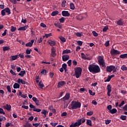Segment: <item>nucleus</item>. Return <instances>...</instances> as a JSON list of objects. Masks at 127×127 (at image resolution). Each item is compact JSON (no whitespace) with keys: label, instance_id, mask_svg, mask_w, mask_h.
Returning <instances> with one entry per match:
<instances>
[{"label":"nucleus","instance_id":"1","mask_svg":"<svg viewBox=\"0 0 127 127\" xmlns=\"http://www.w3.org/2000/svg\"><path fill=\"white\" fill-rule=\"evenodd\" d=\"M88 70L91 73H100L101 68L98 65L90 64L88 67Z\"/></svg>","mask_w":127,"mask_h":127},{"label":"nucleus","instance_id":"2","mask_svg":"<svg viewBox=\"0 0 127 127\" xmlns=\"http://www.w3.org/2000/svg\"><path fill=\"white\" fill-rule=\"evenodd\" d=\"M81 108V103L78 101H72L70 104V106L68 107L69 110H76Z\"/></svg>","mask_w":127,"mask_h":127},{"label":"nucleus","instance_id":"3","mask_svg":"<svg viewBox=\"0 0 127 127\" xmlns=\"http://www.w3.org/2000/svg\"><path fill=\"white\" fill-rule=\"evenodd\" d=\"M98 64L100 66L101 68H106V63H105V60L104 57L99 56L97 58Z\"/></svg>","mask_w":127,"mask_h":127},{"label":"nucleus","instance_id":"4","mask_svg":"<svg viewBox=\"0 0 127 127\" xmlns=\"http://www.w3.org/2000/svg\"><path fill=\"white\" fill-rule=\"evenodd\" d=\"M74 73L76 78H79L80 76H82V68L80 67H75L74 68Z\"/></svg>","mask_w":127,"mask_h":127},{"label":"nucleus","instance_id":"5","mask_svg":"<svg viewBox=\"0 0 127 127\" xmlns=\"http://www.w3.org/2000/svg\"><path fill=\"white\" fill-rule=\"evenodd\" d=\"M106 70L107 72H109V73H111L112 71H113L114 72L117 71V69H116V66H115V65L107 66L106 67Z\"/></svg>","mask_w":127,"mask_h":127},{"label":"nucleus","instance_id":"6","mask_svg":"<svg viewBox=\"0 0 127 127\" xmlns=\"http://www.w3.org/2000/svg\"><path fill=\"white\" fill-rule=\"evenodd\" d=\"M107 95L108 97H111V92H112V86L111 85L108 84L107 87Z\"/></svg>","mask_w":127,"mask_h":127},{"label":"nucleus","instance_id":"7","mask_svg":"<svg viewBox=\"0 0 127 127\" xmlns=\"http://www.w3.org/2000/svg\"><path fill=\"white\" fill-rule=\"evenodd\" d=\"M110 53L111 55H118V54H120V51L113 49L111 51Z\"/></svg>","mask_w":127,"mask_h":127},{"label":"nucleus","instance_id":"8","mask_svg":"<svg viewBox=\"0 0 127 127\" xmlns=\"http://www.w3.org/2000/svg\"><path fill=\"white\" fill-rule=\"evenodd\" d=\"M70 99V94L69 93H66L64 97L62 98L61 100H63V102H65V101H67Z\"/></svg>","mask_w":127,"mask_h":127},{"label":"nucleus","instance_id":"9","mask_svg":"<svg viewBox=\"0 0 127 127\" xmlns=\"http://www.w3.org/2000/svg\"><path fill=\"white\" fill-rule=\"evenodd\" d=\"M48 43L50 46L53 47L56 45V41L49 40L48 41Z\"/></svg>","mask_w":127,"mask_h":127},{"label":"nucleus","instance_id":"10","mask_svg":"<svg viewBox=\"0 0 127 127\" xmlns=\"http://www.w3.org/2000/svg\"><path fill=\"white\" fill-rule=\"evenodd\" d=\"M51 55L53 57L56 56V49L55 47H53L51 49Z\"/></svg>","mask_w":127,"mask_h":127},{"label":"nucleus","instance_id":"11","mask_svg":"<svg viewBox=\"0 0 127 127\" xmlns=\"http://www.w3.org/2000/svg\"><path fill=\"white\" fill-rule=\"evenodd\" d=\"M69 59H70V57L68 55H64L62 56L63 61H67Z\"/></svg>","mask_w":127,"mask_h":127},{"label":"nucleus","instance_id":"12","mask_svg":"<svg viewBox=\"0 0 127 127\" xmlns=\"http://www.w3.org/2000/svg\"><path fill=\"white\" fill-rule=\"evenodd\" d=\"M63 16L68 17L70 16V13L68 11H63L62 12Z\"/></svg>","mask_w":127,"mask_h":127},{"label":"nucleus","instance_id":"13","mask_svg":"<svg viewBox=\"0 0 127 127\" xmlns=\"http://www.w3.org/2000/svg\"><path fill=\"white\" fill-rule=\"evenodd\" d=\"M34 43V40H31V42H29L25 44V46H26V47H31V46H32V45H33Z\"/></svg>","mask_w":127,"mask_h":127},{"label":"nucleus","instance_id":"14","mask_svg":"<svg viewBox=\"0 0 127 127\" xmlns=\"http://www.w3.org/2000/svg\"><path fill=\"white\" fill-rule=\"evenodd\" d=\"M32 100L34 102L37 106H39L40 103H39V100L36 98V97H33Z\"/></svg>","mask_w":127,"mask_h":127},{"label":"nucleus","instance_id":"15","mask_svg":"<svg viewBox=\"0 0 127 127\" xmlns=\"http://www.w3.org/2000/svg\"><path fill=\"white\" fill-rule=\"evenodd\" d=\"M74 125L75 126V127L81 126L82 125V120L79 119V120L77 121V122L74 123Z\"/></svg>","mask_w":127,"mask_h":127},{"label":"nucleus","instance_id":"16","mask_svg":"<svg viewBox=\"0 0 127 127\" xmlns=\"http://www.w3.org/2000/svg\"><path fill=\"white\" fill-rule=\"evenodd\" d=\"M64 85H66V82L60 81L58 83V88H60L61 87L64 86Z\"/></svg>","mask_w":127,"mask_h":127},{"label":"nucleus","instance_id":"17","mask_svg":"<svg viewBox=\"0 0 127 127\" xmlns=\"http://www.w3.org/2000/svg\"><path fill=\"white\" fill-rule=\"evenodd\" d=\"M17 83H18V84H20L21 83L23 85H25V84H26L27 82H25V81L22 80V79L18 78L17 80Z\"/></svg>","mask_w":127,"mask_h":127},{"label":"nucleus","instance_id":"18","mask_svg":"<svg viewBox=\"0 0 127 127\" xmlns=\"http://www.w3.org/2000/svg\"><path fill=\"white\" fill-rule=\"evenodd\" d=\"M81 56L82 59H84V60H90V59L87 57V56H86L84 53H81Z\"/></svg>","mask_w":127,"mask_h":127},{"label":"nucleus","instance_id":"19","mask_svg":"<svg viewBox=\"0 0 127 127\" xmlns=\"http://www.w3.org/2000/svg\"><path fill=\"white\" fill-rule=\"evenodd\" d=\"M28 27V26H25L23 27H20L18 29V30L20 31H24L25 30H26L27 29V28Z\"/></svg>","mask_w":127,"mask_h":127},{"label":"nucleus","instance_id":"20","mask_svg":"<svg viewBox=\"0 0 127 127\" xmlns=\"http://www.w3.org/2000/svg\"><path fill=\"white\" fill-rule=\"evenodd\" d=\"M76 19L77 20H82V19H84V17L82 15H78L75 17Z\"/></svg>","mask_w":127,"mask_h":127},{"label":"nucleus","instance_id":"21","mask_svg":"<svg viewBox=\"0 0 127 127\" xmlns=\"http://www.w3.org/2000/svg\"><path fill=\"white\" fill-rule=\"evenodd\" d=\"M19 58L18 56L15 55V56H12L10 57V61H13L14 60H16V59H18Z\"/></svg>","mask_w":127,"mask_h":127},{"label":"nucleus","instance_id":"22","mask_svg":"<svg viewBox=\"0 0 127 127\" xmlns=\"http://www.w3.org/2000/svg\"><path fill=\"white\" fill-rule=\"evenodd\" d=\"M4 108L7 111H10V109H11V106L8 104H6L5 106H4Z\"/></svg>","mask_w":127,"mask_h":127},{"label":"nucleus","instance_id":"23","mask_svg":"<svg viewBox=\"0 0 127 127\" xmlns=\"http://www.w3.org/2000/svg\"><path fill=\"white\" fill-rule=\"evenodd\" d=\"M71 53V51L70 50H64L63 51L62 54H68Z\"/></svg>","mask_w":127,"mask_h":127},{"label":"nucleus","instance_id":"24","mask_svg":"<svg viewBox=\"0 0 127 127\" xmlns=\"http://www.w3.org/2000/svg\"><path fill=\"white\" fill-rule=\"evenodd\" d=\"M19 87H20V85L17 83H15L13 85L14 89H19Z\"/></svg>","mask_w":127,"mask_h":127},{"label":"nucleus","instance_id":"25","mask_svg":"<svg viewBox=\"0 0 127 127\" xmlns=\"http://www.w3.org/2000/svg\"><path fill=\"white\" fill-rule=\"evenodd\" d=\"M26 73L25 70L21 71L20 73H18L19 76H21V77H23L24 76V74Z\"/></svg>","mask_w":127,"mask_h":127},{"label":"nucleus","instance_id":"26","mask_svg":"<svg viewBox=\"0 0 127 127\" xmlns=\"http://www.w3.org/2000/svg\"><path fill=\"white\" fill-rule=\"evenodd\" d=\"M86 125H87V126H90V127H92V121L90 120H87Z\"/></svg>","mask_w":127,"mask_h":127},{"label":"nucleus","instance_id":"27","mask_svg":"<svg viewBox=\"0 0 127 127\" xmlns=\"http://www.w3.org/2000/svg\"><path fill=\"white\" fill-rule=\"evenodd\" d=\"M58 13H59L58 11H54L52 12L51 15L52 16H55V15H57V14H58Z\"/></svg>","mask_w":127,"mask_h":127},{"label":"nucleus","instance_id":"28","mask_svg":"<svg viewBox=\"0 0 127 127\" xmlns=\"http://www.w3.org/2000/svg\"><path fill=\"white\" fill-rule=\"evenodd\" d=\"M69 5L70 9H72V10L75 9V5H74V3H70Z\"/></svg>","mask_w":127,"mask_h":127},{"label":"nucleus","instance_id":"29","mask_svg":"<svg viewBox=\"0 0 127 127\" xmlns=\"http://www.w3.org/2000/svg\"><path fill=\"white\" fill-rule=\"evenodd\" d=\"M117 23L118 24V25H123L124 24V22H123V21L122 20H119V21H118L117 22Z\"/></svg>","mask_w":127,"mask_h":127},{"label":"nucleus","instance_id":"30","mask_svg":"<svg viewBox=\"0 0 127 127\" xmlns=\"http://www.w3.org/2000/svg\"><path fill=\"white\" fill-rule=\"evenodd\" d=\"M118 112V110H117L116 109H113L111 110H110V112L111 114H116Z\"/></svg>","mask_w":127,"mask_h":127},{"label":"nucleus","instance_id":"31","mask_svg":"<svg viewBox=\"0 0 127 127\" xmlns=\"http://www.w3.org/2000/svg\"><path fill=\"white\" fill-rule=\"evenodd\" d=\"M4 10H5V12H7V14H10V9H9V8H5Z\"/></svg>","mask_w":127,"mask_h":127},{"label":"nucleus","instance_id":"32","mask_svg":"<svg viewBox=\"0 0 127 127\" xmlns=\"http://www.w3.org/2000/svg\"><path fill=\"white\" fill-rule=\"evenodd\" d=\"M50 36H52V34L51 33L49 34H46L43 36V37H46V38H48V37H50Z\"/></svg>","mask_w":127,"mask_h":127},{"label":"nucleus","instance_id":"33","mask_svg":"<svg viewBox=\"0 0 127 127\" xmlns=\"http://www.w3.org/2000/svg\"><path fill=\"white\" fill-rule=\"evenodd\" d=\"M121 70H122V71H127V66H126L125 65H123L121 67Z\"/></svg>","mask_w":127,"mask_h":127},{"label":"nucleus","instance_id":"34","mask_svg":"<svg viewBox=\"0 0 127 127\" xmlns=\"http://www.w3.org/2000/svg\"><path fill=\"white\" fill-rule=\"evenodd\" d=\"M9 49H10V48L9 47V46L4 47L3 48V50L4 51H7V50H9Z\"/></svg>","mask_w":127,"mask_h":127},{"label":"nucleus","instance_id":"35","mask_svg":"<svg viewBox=\"0 0 127 127\" xmlns=\"http://www.w3.org/2000/svg\"><path fill=\"white\" fill-rule=\"evenodd\" d=\"M5 120H6V118H5V117L0 116V123H1L0 122H2V121H5Z\"/></svg>","mask_w":127,"mask_h":127},{"label":"nucleus","instance_id":"36","mask_svg":"<svg viewBox=\"0 0 127 127\" xmlns=\"http://www.w3.org/2000/svg\"><path fill=\"white\" fill-rule=\"evenodd\" d=\"M39 86L40 89H43V87H44V84H43V83H42L41 82L39 83Z\"/></svg>","mask_w":127,"mask_h":127},{"label":"nucleus","instance_id":"37","mask_svg":"<svg viewBox=\"0 0 127 127\" xmlns=\"http://www.w3.org/2000/svg\"><path fill=\"white\" fill-rule=\"evenodd\" d=\"M120 57L121 58L124 59V58H127V54L121 55L120 56Z\"/></svg>","mask_w":127,"mask_h":127},{"label":"nucleus","instance_id":"38","mask_svg":"<svg viewBox=\"0 0 127 127\" xmlns=\"http://www.w3.org/2000/svg\"><path fill=\"white\" fill-rule=\"evenodd\" d=\"M47 113H48L47 111H46V110H43L41 114H43V115H44V116H43L44 118H46V114Z\"/></svg>","mask_w":127,"mask_h":127},{"label":"nucleus","instance_id":"39","mask_svg":"<svg viewBox=\"0 0 127 127\" xmlns=\"http://www.w3.org/2000/svg\"><path fill=\"white\" fill-rule=\"evenodd\" d=\"M82 35L83 34H82V33L76 32L75 33V35H76V36H77V37H81Z\"/></svg>","mask_w":127,"mask_h":127},{"label":"nucleus","instance_id":"40","mask_svg":"<svg viewBox=\"0 0 127 127\" xmlns=\"http://www.w3.org/2000/svg\"><path fill=\"white\" fill-rule=\"evenodd\" d=\"M108 29H109V27H108V26H106L102 29V31H103V32H106V31H107V30H108Z\"/></svg>","mask_w":127,"mask_h":127},{"label":"nucleus","instance_id":"41","mask_svg":"<svg viewBox=\"0 0 127 127\" xmlns=\"http://www.w3.org/2000/svg\"><path fill=\"white\" fill-rule=\"evenodd\" d=\"M59 20H60V22H61V23H64V21H65V18L63 17L61 18H60L59 19Z\"/></svg>","mask_w":127,"mask_h":127},{"label":"nucleus","instance_id":"42","mask_svg":"<svg viewBox=\"0 0 127 127\" xmlns=\"http://www.w3.org/2000/svg\"><path fill=\"white\" fill-rule=\"evenodd\" d=\"M88 92H89V93L90 94V95H91V96H95V95L96 94L95 92H93V91H92V90H89Z\"/></svg>","mask_w":127,"mask_h":127},{"label":"nucleus","instance_id":"43","mask_svg":"<svg viewBox=\"0 0 127 127\" xmlns=\"http://www.w3.org/2000/svg\"><path fill=\"white\" fill-rule=\"evenodd\" d=\"M60 40H61L62 41V42H65L66 41V39H65V38L61 36L60 37Z\"/></svg>","mask_w":127,"mask_h":127},{"label":"nucleus","instance_id":"44","mask_svg":"<svg viewBox=\"0 0 127 127\" xmlns=\"http://www.w3.org/2000/svg\"><path fill=\"white\" fill-rule=\"evenodd\" d=\"M120 118H121V120H122L123 121H126V120H127L126 116L122 115Z\"/></svg>","mask_w":127,"mask_h":127},{"label":"nucleus","instance_id":"45","mask_svg":"<svg viewBox=\"0 0 127 127\" xmlns=\"http://www.w3.org/2000/svg\"><path fill=\"white\" fill-rule=\"evenodd\" d=\"M34 112H37V113H40L41 112V109L35 108L33 109Z\"/></svg>","mask_w":127,"mask_h":127},{"label":"nucleus","instance_id":"46","mask_svg":"<svg viewBox=\"0 0 127 127\" xmlns=\"http://www.w3.org/2000/svg\"><path fill=\"white\" fill-rule=\"evenodd\" d=\"M0 114L2 115H5V112H4L2 108H0Z\"/></svg>","mask_w":127,"mask_h":127},{"label":"nucleus","instance_id":"47","mask_svg":"<svg viewBox=\"0 0 127 127\" xmlns=\"http://www.w3.org/2000/svg\"><path fill=\"white\" fill-rule=\"evenodd\" d=\"M92 34L93 36H95V37H96L97 36H98V35H99V34L97 33H96V32L95 31H92Z\"/></svg>","mask_w":127,"mask_h":127},{"label":"nucleus","instance_id":"48","mask_svg":"<svg viewBox=\"0 0 127 127\" xmlns=\"http://www.w3.org/2000/svg\"><path fill=\"white\" fill-rule=\"evenodd\" d=\"M16 30V27H14L13 26H11V32H14Z\"/></svg>","mask_w":127,"mask_h":127},{"label":"nucleus","instance_id":"49","mask_svg":"<svg viewBox=\"0 0 127 127\" xmlns=\"http://www.w3.org/2000/svg\"><path fill=\"white\" fill-rule=\"evenodd\" d=\"M62 68H63L64 70H66V69L67 68V64H63Z\"/></svg>","mask_w":127,"mask_h":127},{"label":"nucleus","instance_id":"50","mask_svg":"<svg viewBox=\"0 0 127 127\" xmlns=\"http://www.w3.org/2000/svg\"><path fill=\"white\" fill-rule=\"evenodd\" d=\"M94 114L93 111H89L87 113V116H92Z\"/></svg>","mask_w":127,"mask_h":127},{"label":"nucleus","instance_id":"51","mask_svg":"<svg viewBox=\"0 0 127 127\" xmlns=\"http://www.w3.org/2000/svg\"><path fill=\"white\" fill-rule=\"evenodd\" d=\"M7 90L9 93L11 92V88H10V86H7Z\"/></svg>","mask_w":127,"mask_h":127},{"label":"nucleus","instance_id":"52","mask_svg":"<svg viewBox=\"0 0 127 127\" xmlns=\"http://www.w3.org/2000/svg\"><path fill=\"white\" fill-rule=\"evenodd\" d=\"M32 51V50H31V49H30V50L27 49L26 51V54H30V53H31Z\"/></svg>","mask_w":127,"mask_h":127},{"label":"nucleus","instance_id":"53","mask_svg":"<svg viewBox=\"0 0 127 127\" xmlns=\"http://www.w3.org/2000/svg\"><path fill=\"white\" fill-rule=\"evenodd\" d=\"M1 14L2 16H4V15H5V10L4 9L2 10L1 11Z\"/></svg>","mask_w":127,"mask_h":127},{"label":"nucleus","instance_id":"54","mask_svg":"<svg viewBox=\"0 0 127 127\" xmlns=\"http://www.w3.org/2000/svg\"><path fill=\"white\" fill-rule=\"evenodd\" d=\"M66 3V0H64L63 1H62V6L63 7H65V4Z\"/></svg>","mask_w":127,"mask_h":127},{"label":"nucleus","instance_id":"55","mask_svg":"<svg viewBox=\"0 0 127 127\" xmlns=\"http://www.w3.org/2000/svg\"><path fill=\"white\" fill-rule=\"evenodd\" d=\"M72 63V60H69L68 62H67V64H68V66H71V64Z\"/></svg>","mask_w":127,"mask_h":127},{"label":"nucleus","instance_id":"56","mask_svg":"<svg viewBox=\"0 0 127 127\" xmlns=\"http://www.w3.org/2000/svg\"><path fill=\"white\" fill-rule=\"evenodd\" d=\"M105 45L106 47H108L110 45V41H107L105 43Z\"/></svg>","mask_w":127,"mask_h":127},{"label":"nucleus","instance_id":"57","mask_svg":"<svg viewBox=\"0 0 127 127\" xmlns=\"http://www.w3.org/2000/svg\"><path fill=\"white\" fill-rule=\"evenodd\" d=\"M41 74H43V75H46V70L44 69L42 70V71L41 72Z\"/></svg>","mask_w":127,"mask_h":127},{"label":"nucleus","instance_id":"58","mask_svg":"<svg viewBox=\"0 0 127 127\" xmlns=\"http://www.w3.org/2000/svg\"><path fill=\"white\" fill-rule=\"evenodd\" d=\"M111 77H110V76H108V77H107V79L105 81V82H110L111 81Z\"/></svg>","mask_w":127,"mask_h":127},{"label":"nucleus","instance_id":"59","mask_svg":"<svg viewBox=\"0 0 127 127\" xmlns=\"http://www.w3.org/2000/svg\"><path fill=\"white\" fill-rule=\"evenodd\" d=\"M58 125V123H51V125L52 126V127H56Z\"/></svg>","mask_w":127,"mask_h":127},{"label":"nucleus","instance_id":"60","mask_svg":"<svg viewBox=\"0 0 127 127\" xmlns=\"http://www.w3.org/2000/svg\"><path fill=\"white\" fill-rule=\"evenodd\" d=\"M108 110H109V112L112 110V105H109L107 106Z\"/></svg>","mask_w":127,"mask_h":127},{"label":"nucleus","instance_id":"61","mask_svg":"<svg viewBox=\"0 0 127 127\" xmlns=\"http://www.w3.org/2000/svg\"><path fill=\"white\" fill-rule=\"evenodd\" d=\"M40 26L42 27H43L44 28H45V27H46V25H45V24L43 23H41L40 24Z\"/></svg>","mask_w":127,"mask_h":127},{"label":"nucleus","instance_id":"62","mask_svg":"<svg viewBox=\"0 0 127 127\" xmlns=\"http://www.w3.org/2000/svg\"><path fill=\"white\" fill-rule=\"evenodd\" d=\"M111 123V120H106L105 121V124L106 125H109V124Z\"/></svg>","mask_w":127,"mask_h":127},{"label":"nucleus","instance_id":"63","mask_svg":"<svg viewBox=\"0 0 127 127\" xmlns=\"http://www.w3.org/2000/svg\"><path fill=\"white\" fill-rule=\"evenodd\" d=\"M40 124V123H35V124H33V126L35 127H38Z\"/></svg>","mask_w":127,"mask_h":127},{"label":"nucleus","instance_id":"64","mask_svg":"<svg viewBox=\"0 0 127 127\" xmlns=\"http://www.w3.org/2000/svg\"><path fill=\"white\" fill-rule=\"evenodd\" d=\"M125 104V101H122L121 103L119 105V106L120 107V108H121V107H123V105Z\"/></svg>","mask_w":127,"mask_h":127}]
</instances>
